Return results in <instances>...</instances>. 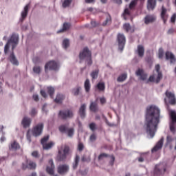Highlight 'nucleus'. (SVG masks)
Listing matches in <instances>:
<instances>
[{
  "label": "nucleus",
  "instance_id": "obj_56",
  "mask_svg": "<svg viewBox=\"0 0 176 176\" xmlns=\"http://www.w3.org/2000/svg\"><path fill=\"white\" fill-rule=\"evenodd\" d=\"M83 148H84L83 144L79 143L78 146V151H83Z\"/></svg>",
  "mask_w": 176,
  "mask_h": 176
},
{
  "label": "nucleus",
  "instance_id": "obj_63",
  "mask_svg": "<svg viewBox=\"0 0 176 176\" xmlns=\"http://www.w3.org/2000/svg\"><path fill=\"white\" fill-rule=\"evenodd\" d=\"M91 24L92 27H96V25H97V23L94 21H91Z\"/></svg>",
  "mask_w": 176,
  "mask_h": 176
},
{
  "label": "nucleus",
  "instance_id": "obj_10",
  "mask_svg": "<svg viewBox=\"0 0 176 176\" xmlns=\"http://www.w3.org/2000/svg\"><path fill=\"white\" fill-rule=\"evenodd\" d=\"M166 98L164 99L165 104H167V100L169 102V104L171 105H175L176 100H175V95L170 91H166Z\"/></svg>",
  "mask_w": 176,
  "mask_h": 176
},
{
  "label": "nucleus",
  "instance_id": "obj_20",
  "mask_svg": "<svg viewBox=\"0 0 176 176\" xmlns=\"http://www.w3.org/2000/svg\"><path fill=\"white\" fill-rule=\"evenodd\" d=\"M155 20H156V16L153 15H147L144 17V23L151 24V23H153Z\"/></svg>",
  "mask_w": 176,
  "mask_h": 176
},
{
  "label": "nucleus",
  "instance_id": "obj_32",
  "mask_svg": "<svg viewBox=\"0 0 176 176\" xmlns=\"http://www.w3.org/2000/svg\"><path fill=\"white\" fill-rule=\"evenodd\" d=\"M127 79V74H122L120 75L117 79L118 82H124Z\"/></svg>",
  "mask_w": 176,
  "mask_h": 176
},
{
  "label": "nucleus",
  "instance_id": "obj_27",
  "mask_svg": "<svg viewBox=\"0 0 176 176\" xmlns=\"http://www.w3.org/2000/svg\"><path fill=\"white\" fill-rule=\"evenodd\" d=\"M123 29L125 30L126 32H134V28H131L130 23L124 24Z\"/></svg>",
  "mask_w": 176,
  "mask_h": 176
},
{
  "label": "nucleus",
  "instance_id": "obj_60",
  "mask_svg": "<svg viewBox=\"0 0 176 176\" xmlns=\"http://www.w3.org/2000/svg\"><path fill=\"white\" fill-rule=\"evenodd\" d=\"M33 98L34 100V101H38V100H39V96L36 94L33 95Z\"/></svg>",
  "mask_w": 176,
  "mask_h": 176
},
{
  "label": "nucleus",
  "instance_id": "obj_12",
  "mask_svg": "<svg viewBox=\"0 0 176 176\" xmlns=\"http://www.w3.org/2000/svg\"><path fill=\"white\" fill-rule=\"evenodd\" d=\"M59 116L62 118V119H68L74 116V112L69 109L63 110L59 112Z\"/></svg>",
  "mask_w": 176,
  "mask_h": 176
},
{
  "label": "nucleus",
  "instance_id": "obj_40",
  "mask_svg": "<svg viewBox=\"0 0 176 176\" xmlns=\"http://www.w3.org/2000/svg\"><path fill=\"white\" fill-rule=\"evenodd\" d=\"M41 71H42V68H41L39 66H35L33 67V72L34 74H41Z\"/></svg>",
  "mask_w": 176,
  "mask_h": 176
},
{
  "label": "nucleus",
  "instance_id": "obj_28",
  "mask_svg": "<svg viewBox=\"0 0 176 176\" xmlns=\"http://www.w3.org/2000/svg\"><path fill=\"white\" fill-rule=\"evenodd\" d=\"M70 27H71V24L68 23H65L63 24V28L58 31V34H60V32H65V31H67V30H69Z\"/></svg>",
  "mask_w": 176,
  "mask_h": 176
},
{
  "label": "nucleus",
  "instance_id": "obj_31",
  "mask_svg": "<svg viewBox=\"0 0 176 176\" xmlns=\"http://www.w3.org/2000/svg\"><path fill=\"white\" fill-rule=\"evenodd\" d=\"M90 80L89 79H87L85 82V89L87 93H89V91H90Z\"/></svg>",
  "mask_w": 176,
  "mask_h": 176
},
{
  "label": "nucleus",
  "instance_id": "obj_37",
  "mask_svg": "<svg viewBox=\"0 0 176 176\" xmlns=\"http://www.w3.org/2000/svg\"><path fill=\"white\" fill-rule=\"evenodd\" d=\"M74 0H64L63 2V6L64 8H68V6H69V5H71V3H72V1Z\"/></svg>",
  "mask_w": 176,
  "mask_h": 176
},
{
  "label": "nucleus",
  "instance_id": "obj_3",
  "mask_svg": "<svg viewBox=\"0 0 176 176\" xmlns=\"http://www.w3.org/2000/svg\"><path fill=\"white\" fill-rule=\"evenodd\" d=\"M155 72H157V74H153V76H150L148 80H146L148 76L142 69H138L135 72V75L138 76L139 79L140 80H144L146 82V83H148V82H155L156 83H159L160 82V79L163 78V76L162 75V72H160V65H155Z\"/></svg>",
  "mask_w": 176,
  "mask_h": 176
},
{
  "label": "nucleus",
  "instance_id": "obj_15",
  "mask_svg": "<svg viewBox=\"0 0 176 176\" xmlns=\"http://www.w3.org/2000/svg\"><path fill=\"white\" fill-rule=\"evenodd\" d=\"M54 163H53V160H50L49 161L48 165L47 166L46 168V171L50 175H54Z\"/></svg>",
  "mask_w": 176,
  "mask_h": 176
},
{
  "label": "nucleus",
  "instance_id": "obj_33",
  "mask_svg": "<svg viewBox=\"0 0 176 176\" xmlns=\"http://www.w3.org/2000/svg\"><path fill=\"white\" fill-rule=\"evenodd\" d=\"M123 17H124V20H127V19H129V17H130V10H129V8H126L124 10V12L123 13Z\"/></svg>",
  "mask_w": 176,
  "mask_h": 176
},
{
  "label": "nucleus",
  "instance_id": "obj_59",
  "mask_svg": "<svg viewBox=\"0 0 176 176\" xmlns=\"http://www.w3.org/2000/svg\"><path fill=\"white\" fill-rule=\"evenodd\" d=\"M5 141H6V138H5V136H3H3H1V138H0V142H1L2 144V142H5Z\"/></svg>",
  "mask_w": 176,
  "mask_h": 176
},
{
  "label": "nucleus",
  "instance_id": "obj_41",
  "mask_svg": "<svg viewBox=\"0 0 176 176\" xmlns=\"http://www.w3.org/2000/svg\"><path fill=\"white\" fill-rule=\"evenodd\" d=\"M90 109L93 112H96V111H97V109H98V108H97V103L91 102V105H90Z\"/></svg>",
  "mask_w": 176,
  "mask_h": 176
},
{
  "label": "nucleus",
  "instance_id": "obj_55",
  "mask_svg": "<svg viewBox=\"0 0 176 176\" xmlns=\"http://www.w3.org/2000/svg\"><path fill=\"white\" fill-rule=\"evenodd\" d=\"M3 125H0V134H2V135H5V132H3Z\"/></svg>",
  "mask_w": 176,
  "mask_h": 176
},
{
  "label": "nucleus",
  "instance_id": "obj_44",
  "mask_svg": "<svg viewBox=\"0 0 176 176\" xmlns=\"http://www.w3.org/2000/svg\"><path fill=\"white\" fill-rule=\"evenodd\" d=\"M91 76L92 79H97V78L98 76V70H95V71L92 72L91 74Z\"/></svg>",
  "mask_w": 176,
  "mask_h": 176
},
{
  "label": "nucleus",
  "instance_id": "obj_14",
  "mask_svg": "<svg viewBox=\"0 0 176 176\" xmlns=\"http://www.w3.org/2000/svg\"><path fill=\"white\" fill-rule=\"evenodd\" d=\"M22 168L25 170L26 168H30V170H35L36 168V163L31 161V160H26V164H23Z\"/></svg>",
  "mask_w": 176,
  "mask_h": 176
},
{
  "label": "nucleus",
  "instance_id": "obj_7",
  "mask_svg": "<svg viewBox=\"0 0 176 176\" xmlns=\"http://www.w3.org/2000/svg\"><path fill=\"white\" fill-rule=\"evenodd\" d=\"M169 115L172 120V122L170 124V130L173 134H175V133H176V113H175V111L169 110Z\"/></svg>",
  "mask_w": 176,
  "mask_h": 176
},
{
  "label": "nucleus",
  "instance_id": "obj_17",
  "mask_svg": "<svg viewBox=\"0 0 176 176\" xmlns=\"http://www.w3.org/2000/svg\"><path fill=\"white\" fill-rule=\"evenodd\" d=\"M164 141V138H162L160 141L157 143V144L155 146V147L152 149V153L153 152H157L159 149L163 147V142Z\"/></svg>",
  "mask_w": 176,
  "mask_h": 176
},
{
  "label": "nucleus",
  "instance_id": "obj_45",
  "mask_svg": "<svg viewBox=\"0 0 176 176\" xmlns=\"http://www.w3.org/2000/svg\"><path fill=\"white\" fill-rule=\"evenodd\" d=\"M36 113H38V110H36V109H35V108H32L31 109V111H30V115L32 118H34V116H35L36 115Z\"/></svg>",
  "mask_w": 176,
  "mask_h": 176
},
{
  "label": "nucleus",
  "instance_id": "obj_64",
  "mask_svg": "<svg viewBox=\"0 0 176 176\" xmlns=\"http://www.w3.org/2000/svg\"><path fill=\"white\" fill-rule=\"evenodd\" d=\"M174 32V29L170 28L168 31V34H173Z\"/></svg>",
  "mask_w": 176,
  "mask_h": 176
},
{
  "label": "nucleus",
  "instance_id": "obj_29",
  "mask_svg": "<svg viewBox=\"0 0 176 176\" xmlns=\"http://www.w3.org/2000/svg\"><path fill=\"white\" fill-rule=\"evenodd\" d=\"M173 140H174V139L173 138V137L171 135L167 136L166 145L169 146L170 149H173V145H171V143L173 142Z\"/></svg>",
  "mask_w": 176,
  "mask_h": 176
},
{
  "label": "nucleus",
  "instance_id": "obj_19",
  "mask_svg": "<svg viewBox=\"0 0 176 176\" xmlns=\"http://www.w3.org/2000/svg\"><path fill=\"white\" fill-rule=\"evenodd\" d=\"M28 9H30V4H27L21 12V21H23V20L27 17V15L28 14Z\"/></svg>",
  "mask_w": 176,
  "mask_h": 176
},
{
  "label": "nucleus",
  "instance_id": "obj_36",
  "mask_svg": "<svg viewBox=\"0 0 176 176\" xmlns=\"http://www.w3.org/2000/svg\"><path fill=\"white\" fill-rule=\"evenodd\" d=\"M67 130L68 125H61L59 126V131H60V133H67Z\"/></svg>",
  "mask_w": 176,
  "mask_h": 176
},
{
  "label": "nucleus",
  "instance_id": "obj_48",
  "mask_svg": "<svg viewBox=\"0 0 176 176\" xmlns=\"http://www.w3.org/2000/svg\"><path fill=\"white\" fill-rule=\"evenodd\" d=\"M106 153H102L98 156V160H104L107 157Z\"/></svg>",
  "mask_w": 176,
  "mask_h": 176
},
{
  "label": "nucleus",
  "instance_id": "obj_46",
  "mask_svg": "<svg viewBox=\"0 0 176 176\" xmlns=\"http://www.w3.org/2000/svg\"><path fill=\"white\" fill-rule=\"evenodd\" d=\"M109 24H111V16H108L105 20V21L103 23V25H108Z\"/></svg>",
  "mask_w": 176,
  "mask_h": 176
},
{
  "label": "nucleus",
  "instance_id": "obj_38",
  "mask_svg": "<svg viewBox=\"0 0 176 176\" xmlns=\"http://www.w3.org/2000/svg\"><path fill=\"white\" fill-rule=\"evenodd\" d=\"M82 88L80 87H78L76 88H74L72 89V93L74 94V96H78L79 94V91H80Z\"/></svg>",
  "mask_w": 176,
  "mask_h": 176
},
{
  "label": "nucleus",
  "instance_id": "obj_25",
  "mask_svg": "<svg viewBox=\"0 0 176 176\" xmlns=\"http://www.w3.org/2000/svg\"><path fill=\"white\" fill-rule=\"evenodd\" d=\"M79 113L81 118H85V116H86V104H83L80 106Z\"/></svg>",
  "mask_w": 176,
  "mask_h": 176
},
{
  "label": "nucleus",
  "instance_id": "obj_23",
  "mask_svg": "<svg viewBox=\"0 0 176 176\" xmlns=\"http://www.w3.org/2000/svg\"><path fill=\"white\" fill-rule=\"evenodd\" d=\"M166 59L170 60V62L171 63V64H173V63L175 62V56H174V54H173L170 52H166Z\"/></svg>",
  "mask_w": 176,
  "mask_h": 176
},
{
  "label": "nucleus",
  "instance_id": "obj_21",
  "mask_svg": "<svg viewBox=\"0 0 176 176\" xmlns=\"http://www.w3.org/2000/svg\"><path fill=\"white\" fill-rule=\"evenodd\" d=\"M64 100H65V96H64V94H57L54 101L57 104H61V102H63Z\"/></svg>",
  "mask_w": 176,
  "mask_h": 176
},
{
  "label": "nucleus",
  "instance_id": "obj_43",
  "mask_svg": "<svg viewBox=\"0 0 176 176\" xmlns=\"http://www.w3.org/2000/svg\"><path fill=\"white\" fill-rule=\"evenodd\" d=\"M74 130L72 128L67 129V131H66V133H67L68 137H72L74 135Z\"/></svg>",
  "mask_w": 176,
  "mask_h": 176
},
{
  "label": "nucleus",
  "instance_id": "obj_13",
  "mask_svg": "<svg viewBox=\"0 0 176 176\" xmlns=\"http://www.w3.org/2000/svg\"><path fill=\"white\" fill-rule=\"evenodd\" d=\"M69 172V165L68 164H61L58 167V173L60 175H65Z\"/></svg>",
  "mask_w": 176,
  "mask_h": 176
},
{
  "label": "nucleus",
  "instance_id": "obj_54",
  "mask_svg": "<svg viewBox=\"0 0 176 176\" xmlns=\"http://www.w3.org/2000/svg\"><path fill=\"white\" fill-rule=\"evenodd\" d=\"M43 112H45V113L47 112V104H44L42 108Z\"/></svg>",
  "mask_w": 176,
  "mask_h": 176
},
{
  "label": "nucleus",
  "instance_id": "obj_34",
  "mask_svg": "<svg viewBox=\"0 0 176 176\" xmlns=\"http://www.w3.org/2000/svg\"><path fill=\"white\" fill-rule=\"evenodd\" d=\"M79 160H80L79 156L76 155L74 160V163L73 164L74 170H76V168H78V164H79Z\"/></svg>",
  "mask_w": 176,
  "mask_h": 176
},
{
  "label": "nucleus",
  "instance_id": "obj_52",
  "mask_svg": "<svg viewBox=\"0 0 176 176\" xmlns=\"http://www.w3.org/2000/svg\"><path fill=\"white\" fill-rule=\"evenodd\" d=\"M96 138H97V136H96L95 134H92L91 136H90V141L91 142L96 141Z\"/></svg>",
  "mask_w": 176,
  "mask_h": 176
},
{
  "label": "nucleus",
  "instance_id": "obj_6",
  "mask_svg": "<svg viewBox=\"0 0 176 176\" xmlns=\"http://www.w3.org/2000/svg\"><path fill=\"white\" fill-rule=\"evenodd\" d=\"M80 60H86L88 65H91V52L88 48H84L82 52L80 53Z\"/></svg>",
  "mask_w": 176,
  "mask_h": 176
},
{
  "label": "nucleus",
  "instance_id": "obj_51",
  "mask_svg": "<svg viewBox=\"0 0 176 176\" xmlns=\"http://www.w3.org/2000/svg\"><path fill=\"white\" fill-rule=\"evenodd\" d=\"M32 156H33V157H39V153L38 151H33L32 153Z\"/></svg>",
  "mask_w": 176,
  "mask_h": 176
},
{
  "label": "nucleus",
  "instance_id": "obj_39",
  "mask_svg": "<svg viewBox=\"0 0 176 176\" xmlns=\"http://www.w3.org/2000/svg\"><path fill=\"white\" fill-rule=\"evenodd\" d=\"M82 162H90V153H86L82 158Z\"/></svg>",
  "mask_w": 176,
  "mask_h": 176
},
{
  "label": "nucleus",
  "instance_id": "obj_18",
  "mask_svg": "<svg viewBox=\"0 0 176 176\" xmlns=\"http://www.w3.org/2000/svg\"><path fill=\"white\" fill-rule=\"evenodd\" d=\"M161 18L163 20L164 23L166 24L167 19H168V14H167V9H166L164 6H162Z\"/></svg>",
  "mask_w": 176,
  "mask_h": 176
},
{
  "label": "nucleus",
  "instance_id": "obj_22",
  "mask_svg": "<svg viewBox=\"0 0 176 176\" xmlns=\"http://www.w3.org/2000/svg\"><path fill=\"white\" fill-rule=\"evenodd\" d=\"M9 149L10 151H17V149H20V144L17 142L13 141L10 143Z\"/></svg>",
  "mask_w": 176,
  "mask_h": 176
},
{
  "label": "nucleus",
  "instance_id": "obj_9",
  "mask_svg": "<svg viewBox=\"0 0 176 176\" xmlns=\"http://www.w3.org/2000/svg\"><path fill=\"white\" fill-rule=\"evenodd\" d=\"M47 141H49V135H46L43 139H41V144L43 145V149H50L54 146V142H50L47 143Z\"/></svg>",
  "mask_w": 176,
  "mask_h": 176
},
{
  "label": "nucleus",
  "instance_id": "obj_30",
  "mask_svg": "<svg viewBox=\"0 0 176 176\" xmlns=\"http://www.w3.org/2000/svg\"><path fill=\"white\" fill-rule=\"evenodd\" d=\"M96 89H98L99 91H104L105 90V84L102 82L98 83Z\"/></svg>",
  "mask_w": 176,
  "mask_h": 176
},
{
  "label": "nucleus",
  "instance_id": "obj_53",
  "mask_svg": "<svg viewBox=\"0 0 176 176\" xmlns=\"http://www.w3.org/2000/svg\"><path fill=\"white\" fill-rule=\"evenodd\" d=\"M175 19H176V14H173L170 18L171 23H175Z\"/></svg>",
  "mask_w": 176,
  "mask_h": 176
},
{
  "label": "nucleus",
  "instance_id": "obj_8",
  "mask_svg": "<svg viewBox=\"0 0 176 176\" xmlns=\"http://www.w3.org/2000/svg\"><path fill=\"white\" fill-rule=\"evenodd\" d=\"M45 71L47 69H52V71H58L60 69V62L56 60H50L47 63H46Z\"/></svg>",
  "mask_w": 176,
  "mask_h": 176
},
{
  "label": "nucleus",
  "instance_id": "obj_26",
  "mask_svg": "<svg viewBox=\"0 0 176 176\" xmlns=\"http://www.w3.org/2000/svg\"><path fill=\"white\" fill-rule=\"evenodd\" d=\"M137 52L139 57H141V58L144 57V53L145 52V50L144 49V46L138 45Z\"/></svg>",
  "mask_w": 176,
  "mask_h": 176
},
{
  "label": "nucleus",
  "instance_id": "obj_47",
  "mask_svg": "<svg viewBox=\"0 0 176 176\" xmlns=\"http://www.w3.org/2000/svg\"><path fill=\"white\" fill-rule=\"evenodd\" d=\"M164 54V52H163V49L160 48L158 52L159 58H163Z\"/></svg>",
  "mask_w": 176,
  "mask_h": 176
},
{
  "label": "nucleus",
  "instance_id": "obj_24",
  "mask_svg": "<svg viewBox=\"0 0 176 176\" xmlns=\"http://www.w3.org/2000/svg\"><path fill=\"white\" fill-rule=\"evenodd\" d=\"M156 6V0H148L147 9L148 10H153V8Z\"/></svg>",
  "mask_w": 176,
  "mask_h": 176
},
{
  "label": "nucleus",
  "instance_id": "obj_1",
  "mask_svg": "<svg viewBox=\"0 0 176 176\" xmlns=\"http://www.w3.org/2000/svg\"><path fill=\"white\" fill-rule=\"evenodd\" d=\"M160 109L156 105H151L146 108L144 129L148 138H153L160 123Z\"/></svg>",
  "mask_w": 176,
  "mask_h": 176
},
{
  "label": "nucleus",
  "instance_id": "obj_42",
  "mask_svg": "<svg viewBox=\"0 0 176 176\" xmlns=\"http://www.w3.org/2000/svg\"><path fill=\"white\" fill-rule=\"evenodd\" d=\"M47 93L50 94V97L53 98V94H54V88L52 87H47Z\"/></svg>",
  "mask_w": 176,
  "mask_h": 176
},
{
  "label": "nucleus",
  "instance_id": "obj_57",
  "mask_svg": "<svg viewBox=\"0 0 176 176\" xmlns=\"http://www.w3.org/2000/svg\"><path fill=\"white\" fill-rule=\"evenodd\" d=\"M41 94L44 98H46V97H47V94H46V92H45V91L43 90L41 91Z\"/></svg>",
  "mask_w": 176,
  "mask_h": 176
},
{
  "label": "nucleus",
  "instance_id": "obj_2",
  "mask_svg": "<svg viewBox=\"0 0 176 176\" xmlns=\"http://www.w3.org/2000/svg\"><path fill=\"white\" fill-rule=\"evenodd\" d=\"M19 43V35L13 33L10 39L8 41L7 43L4 46V53L5 54H8V53H10L8 60L12 64V65H19V60L16 58V55L13 52L16 46Z\"/></svg>",
  "mask_w": 176,
  "mask_h": 176
},
{
  "label": "nucleus",
  "instance_id": "obj_35",
  "mask_svg": "<svg viewBox=\"0 0 176 176\" xmlns=\"http://www.w3.org/2000/svg\"><path fill=\"white\" fill-rule=\"evenodd\" d=\"M63 49H68L69 47V39H64L63 41Z\"/></svg>",
  "mask_w": 176,
  "mask_h": 176
},
{
  "label": "nucleus",
  "instance_id": "obj_5",
  "mask_svg": "<svg viewBox=\"0 0 176 176\" xmlns=\"http://www.w3.org/2000/svg\"><path fill=\"white\" fill-rule=\"evenodd\" d=\"M68 155H69V147H68V146L62 145L58 148L56 160H58V162H64Z\"/></svg>",
  "mask_w": 176,
  "mask_h": 176
},
{
  "label": "nucleus",
  "instance_id": "obj_50",
  "mask_svg": "<svg viewBox=\"0 0 176 176\" xmlns=\"http://www.w3.org/2000/svg\"><path fill=\"white\" fill-rule=\"evenodd\" d=\"M110 159V164L111 166H113V163L115 162V157H113V155L109 157Z\"/></svg>",
  "mask_w": 176,
  "mask_h": 176
},
{
  "label": "nucleus",
  "instance_id": "obj_61",
  "mask_svg": "<svg viewBox=\"0 0 176 176\" xmlns=\"http://www.w3.org/2000/svg\"><path fill=\"white\" fill-rule=\"evenodd\" d=\"M86 3H94L96 0H85Z\"/></svg>",
  "mask_w": 176,
  "mask_h": 176
},
{
  "label": "nucleus",
  "instance_id": "obj_58",
  "mask_svg": "<svg viewBox=\"0 0 176 176\" xmlns=\"http://www.w3.org/2000/svg\"><path fill=\"white\" fill-rule=\"evenodd\" d=\"M157 171H160V173L162 171V169H160V166L158 165L155 166V173H157Z\"/></svg>",
  "mask_w": 176,
  "mask_h": 176
},
{
  "label": "nucleus",
  "instance_id": "obj_49",
  "mask_svg": "<svg viewBox=\"0 0 176 176\" xmlns=\"http://www.w3.org/2000/svg\"><path fill=\"white\" fill-rule=\"evenodd\" d=\"M89 128L91 129V130H92V131H94V130L97 129V126L94 123H91L89 124Z\"/></svg>",
  "mask_w": 176,
  "mask_h": 176
},
{
  "label": "nucleus",
  "instance_id": "obj_11",
  "mask_svg": "<svg viewBox=\"0 0 176 176\" xmlns=\"http://www.w3.org/2000/svg\"><path fill=\"white\" fill-rule=\"evenodd\" d=\"M118 46L119 50H123L124 48V45L126 43V37L124 36V34H118Z\"/></svg>",
  "mask_w": 176,
  "mask_h": 176
},
{
  "label": "nucleus",
  "instance_id": "obj_4",
  "mask_svg": "<svg viewBox=\"0 0 176 176\" xmlns=\"http://www.w3.org/2000/svg\"><path fill=\"white\" fill-rule=\"evenodd\" d=\"M43 131V123H38L33 127L32 131H28L26 137L28 142H31V133L34 137H39V135H41Z\"/></svg>",
  "mask_w": 176,
  "mask_h": 176
},
{
  "label": "nucleus",
  "instance_id": "obj_62",
  "mask_svg": "<svg viewBox=\"0 0 176 176\" xmlns=\"http://www.w3.org/2000/svg\"><path fill=\"white\" fill-rule=\"evenodd\" d=\"M100 101L101 104H105V101H106L105 98H100Z\"/></svg>",
  "mask_w": 176,
  "mask_h": 176
},
{
  "label": "nucleus",
  "instance_id": "obj_16",
  "mask_svg": "<svg viewBox=\"0 0 176 176\" xmlns=\"http://www.w3.org/2000/svg\"><path fill=\"white\" fill-rule=\"evenodd\" d=\"M31 122H32V120L30 118L25 116L21 121V124L25 129H27V127L31 126Z\"/></svg>",
  "mask_w": 176,
  "mask_h": 176
}]
</instances>
